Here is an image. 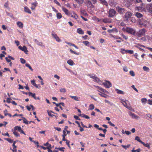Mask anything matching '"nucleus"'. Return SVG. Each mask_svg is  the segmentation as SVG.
I'll list each match as a JSON object with an SVG mask.
<instances>
[{
  "instance_id": "1",
  "label": "nucleus",
  "mask_w": 152,
  "mask_h": 152,
  "mask_svg": "<svg viewBox=\"0 0 152 152\" xmlns=\"http://www.w3.org/2000/svg\"><path fill=\"white\" fill-rule=\"evenodd\" d=\"M146 31L145 29L142 28L140 29L136 33V35L139 37H141L142 36L145 35Z\"/></svg>"
},
{
  "instance_id": "2",
  "label": "nucleus",
  "mask_w": 152,
  "mask_h": 152,
  "mask_svg": "<svg viewBox=\"0 0 152 152\" xmlns=\"http://www.w3.org/2000/svg\"><path fill=\"white\" fill-rule=\"evenodd\" d=\"M125 30L127 32L134 35H135V31L132 28L127 27L126 28Z\"/></svg>"
},
{
  "instance_id": "3",
  "label": "nucleus",
  "mask_w": 152,
  "mask_h": 152,
  "mask_svg": "<svg viewBox=\"0 0 152 152\" xmlns=\"http://www.w3.org/2000/svg\"><path fill=\"white\" fill-rule=\"evenodd\" d=\"M116 9L120 14H123L125 12V9L124 8L118 6L116 7Z\"/></svg>"
},
{
  "instance_id": "4",
  "label": "nucleus",
  "mask_w": 152,
  "mask_h": 152,
  "mask_svg": "<svg viewBox=\"0 0 152 152\" xmlns=\"http://www.w3.org/2000/svg\"><path fill=\"white\" fill-rule=\"evenodd\" d=\"M116 12L115 10L111 9L109 11V16L111 17H113L115 15Z\"/></svg>"
},
{
  "instance_id": "5",
  "label": "nucleus",
  "mask_w": 152,
  "mask_h": 152,
  "mask_svg": "<svg viewBox=\"0 0 152 152\" xmlns=\"http://www.w3.org/2000/svg\"><path fill=\"white\" fill-rule=\"evenodd\" d=\"M89 76L90 77L94 80V81L97 82L99 83H100L101 81L99 78L95 76L94 75H89Z\"/></svg>"
},
{
  "instance_id": "6",
  "label": "nucleus",
  "mask_w": 152,
  "mask_h": 152,
  "mask_svg": "<svg viewBox=\"0 0 152 152\" xmlns=\"http://www.w3.org/2000/svg\"><path fill=\"white\" fill-rule=\"evenodd\" d=\"M18 48L20 50L24 51L26 54H28V50L25 46H23V47L21 46H20L18 47Z\"/></svg>"
},
{
  "instance_id": "7",
  "label": "nucleus",
  "mask_w": 152,
  "mask_h": 152,
  "mask_svg": "<svg viewBox=\"0 0 152 152\" xmlns=\"http://www.w3.org/2000/svg\"><path fill=\"white\" fill-rule=\"evenodd\" d=\"M132 16V13L129 12H127L124 16V18L126 20H127L129 18Z\"/></svg>"
},
{
  "instance_id": "8",
  "label": "nucleus",
  "mask_w": 152,
  "mask_h": 152,
  "mask_svg": "<svg viewBox=\"0 0 152 152\" xmlns=\"http://www.w3.org/2000/svg\"><path fill=\"white\" fill-rule=\"evenodd\" d=\"M146 8L149 12L152 13V4H147L146 7Z\"/></svg>"
},
{
  "instance_id": "9",
  "label": "nucleus",
  "mask_w": 152,
  "mask_h": 152,
  "mask_svg": "<svg viewBox=\"0 0 152 152\" xmlns=\"http://www.w3.org/2000/svg\"><path fill=\"white\" fill-rule=\"evenodd\" d=\"M103 85L107 88H109L112 86L111 83L109 81H106L104 82Z\"/></svg>"
},
{
  "instance_id": "10",
  "label": "nucleus",
  "mask_w": 152,
  "mask_h": 152,
  "mask_svg": "<svg viewBox=\"0 0 152 152\" xmlns=\"http://www.w3.org/2000/svg\"><path fill=\"white\" fill-rule=\"evenodd\" d=\"M129 115L131 116L132 118H135L137 119H138L140 118V117L139 116L136 115L134 113H130Z\"/></svg>"
},
{
  "instance_id": "11",
  "label": "nucleus",
  "mask_w": 152,
  "mask_h": 152,
  "mask_svg": "<svg viewBox=\"0 0 152 152\" xmlns=\"http://www.w3.org/2000/svg\"><path fill=\"white\" fill-rule=\"evenodd\" d=\"M52 34L53 37L55 38L57 41L58 42H60L61 41L60 39H59L58 37L57 36L56 34H54L52 33Z\"/></svg>"
},
{
  "instance_id": "12",
  "label": "nucleus",
  "mask_w": 152,
  "mask_h": 152,
  "mask_svg": "<svg viewBox=\"0 0 152 152\" xmlns=\"http://www.w3.org/2000/svg\"><path fill=\"white\" fill-rule=\"evenodd\" d=\"M100 1V3L102 4L107 7H108V5L107 2L105 1V0H99Z\"/></svg>"
},
{
  "instance_id": "13",
  "label": "nucleus",
  "mask_w": 152,
  "mask_h": 152,
  "mask_svg": "<svg viewBox=\"0 0 152 152\" xmlns=\"http://www.w3.org/2000/svg\"><path fill=\"white\" fill-rule=\"evenodd\" d=\"M62 10L67 15H69L70 14V13H69V11L66 8L64 7H62Z\"/></svg>"
},
{
  "instance_id": "14",
  "label": "nucleus",
  "mask_w": 152,
  "mask_h": 152,
  "mask_svg": "<svg viewBox=\"0 0 152 152\" xmlns=\"http://www.w3.org/2000/svg\"><path fill=\"white\" fill-rule=\"evenodd\" d=\"M108 31L109 33H111L113 32H115L116 33H117L118 32V30H117V29H116V28H113L112 29H111V30L110 29V30H108Z\"/></svg>"
},
{
  "instance_id": "15",
  "label": "nucleus",
  "mask_w": 152,
  "mask_h": 152,
  "mask_svg": "<svg viewBox=\"0 0 152 152\" xmlns=\"http://www.w3.org/2000/svg\"><path fill=\"white\" fill-rule=\"evenodd\" d=\"M18 26L20 28H22L23 27V23L20 22H18L17 23Z\"/></svg>"
},
{
  "instance_id": "16",
  "label": "nucleus",
  "mask_w": 152,
  "mask_h": 152,
  "mask_svg": "<svg viewBox=\"0 0 152 152\" xmlns=\"http://www.w3.org/2000/svg\"><path fill=\"white\" fill-rule=\"evenodd\" d=\"M135 15L138 18H141L143 16V15L142 14L138 12H136Z\"/></svg>"
},
{
  "instance_id": "17",
  "label": "nucleus",
  "mask_w": 152,
  "mask_h": 152,
  "mask_svg": "<svg viewBox=\"0 0 152 152\" xmlns=\"http://www.w3.org/2000/svg\"><path fill=\"white\" fill-rule=\"evenodd\" d=\"M77 32L80 34H84V32L83 30L80 28H78L77 30Z\"/></svg>"
},
{
  "instance_id": "18",
  "label": "nucleus",
  "mask_w": 152,
  "mask_h": 152,
  "mask_svg": "<svg viewBox=\"0 0 152 152\" xmlns=\"http://www.w3.org/2000/svg\"><path fill=\"white\" fill-rule=\"evenodd\" d=\"M24 10L26 12L28 13L31 14V13L29 9L27 7H24Z\"/></svg>"
},
{
  "instance_id": "19",
  "label": "nucleus",
  "mask_w": 152,
  "mask_h": 152,
  "mask_svg": "<svg viewBox=\"0 0 152 152\" xmlns=\"http://www.w3.org/2000/svg\"><path fill=\"white\" fill-rule=\"evenodd\" d=\"M28 94L29 96H31L35 99H37L36 97L35 96V93L33 94L31 92H29Z\"/></svg>"
},
{
  "instance_id": "20",
  "label": "nucleus",
  "mask_w": 152,
  "mask_h": 152,
  "mask_svg": "<svg viewBox=\"0 0 152 152\" xmlns=\"http://www.w3.org/2000/svg\"><path fill=\"white\" fill-rule=\"evenodd\" d=\"M32 139L31 137H29V140H30L32 142H34V143H37V147L38 148L39 147V142H36L35 141L33 140Z\"/></svg>"
},
{
  "instance_id": "21",
  "label": "nucleus",
  "mask_w": 152,
  "mask_h": 152,
  "mask_svg": "<svg viewBox=\"0 0 152 152\" xmlns=\"http://www.w3.org/2000/svg\"><path fill=\"white\" fill-rule=\"evenodd\" d=\"M115 91L118 94H124V93L123 91L119 90L118 89H115Z\"/></svg>"
},
{
  "instance_id": "22",
  "label": "nucleus",
  "mask_w": 152,
  "mask_h": 152,
  "mask_svg": "<svg viewBox=\"0 0 152 152\" xmlns=\"http://www.w3.org/2000/svg\"><path fill=\"white\" fill-rule=\"evenodd\" d=\"M21 129V128L20 126H16L14 127L13 130L15 131L17 130L19 132Z\"/></svg>"
},
{
  "instance_id": "23",
  "label": "nucleus",
  "mask_w": 152,
  "mask_h": 152,
  "mask_svg": "<svg viewBox=\"0 0 152 152\" xmlns=\"http://www.w3.org/2000/svg\"><path fill=\"white\" fill-rule=\"evenodd\" d=\"M95 86L96 88H97L99 90H100V91H102V92H106L107 91L105 90L103 88H102L101 87H100L99 86Z\"/></svg>"
},
{
  "instance_id": "24",
  "label": "nucleus",
  "mask_w": 152,
  "mask_h": 152,
  "mask_svg": "<svg viewBox=\"0 0 152 152\" xmlns=\"http://www.w3.org/2000/svg\"><path fill=\"white\" fill-rule=\"evenodd\" d=\"M67 63L69 65L72 66L74 62L72 60L69 59L67 61Z\"/></svg>"
},
{
  "instance_id": "25",
  "label": "nucleus",
  "mask_w": 152,
  "mask_h": 152,
  "mask_svg": "<svg viewBox=\"0 0 152 152\" xmlns=\"http://www.w3.org/2000/svg\"><path fill=\"white\" fill-rule=\"evenodd\" d=\"M70 97L76 101H79V98L77 96H70Z\"/></svg>"
},
{
  "instance_id": "26",
  "label": "nucleus",
  "mask_w": 152,
  "mask_h": 152,
  "mask_svg": "<svg viewBox=\"0 0 152 152\" xmlns=\"http://www.w3.org/2000/svg\"><path fill=\"white\" fill-rule=\"evenodd\" d=\"M79 116H81L83 117L84 118H85L87 119H89L90 118L87 115H86L84 114H80L79 115Z\"/></svg>"
},
{
  "instance_id": "27",
  "label": "nucleus",
  "mask_w": 152,
  "mask_h": 152,
  "mask_svg": "<svg viewBox=\"0 0 152 152\" xmlns=\"http://www.w3.org/2000/svg\"><path fill=\"white\" fill-rule=\"evenodd\" d=\"M12 131L13 132V134L17 137H19V134L16 132L15 130H12Z\"/></svg>"
},
{
  "instance_id": "28",
  "label": "nucleus",
  "mask_w": 152,
  "mask_h": 152,
  "mask_svg": "<svg viewBox=\"0 0 152 152\" xmlns=\"http://www.w3.org/2000/svg\"><path fill=\"white\" fill-rule=\"evenodd\" d=\"M4 140L8 141L9 142L12 143L13 142V140L10 138H4Z\"/></svg>"
},
{
  "instance_id": "29",
  "label": "nucleus",
  "mask_w": 152,
  "mask_h": 152,
  "mask_svg": "<svg viewBox=\"0 0 152 152\" xmlns=\"http://www.w3.org/2000/svg\"><path fill=\"white\" fill-rule=\"evenodd\" d=\"M135 140L140 142L141 143L142 142V141L140 140V137L138 136H136L135 137Z\"/></svg>"
},
{
  "instance_id": "30",
  "label": "nucleus",
  "mask_w": 152,
  "mask_h": 152,
  "mask_svg": "<svg viewBox=\"0 0 152 152\" xmlns=\"http://www.w3.org/2000/svg\"><path fill=\"white\" fill-rule=\"evenodd\" d=\"M130 146V144L128 145H121V146L124 148L125 149H127V148H129Z\"/></svg>"
},
{
  "instance_id": "31",
  "label": "nucleus",
  "mask_w": 152,
  "mask_h": 152,
  "mask_svg": "<svg viewBox=\"0 0 152 152\" xmlns=\"http://www.w3.org/2000/svg\"><path fill=\"white\" fill-rule=\"evenodd\" d=\"M141 144H142L145 147H147L149 149L150 148V145L148 143L145 144L142 142Z\"/></svg>"
},
{
  "instance_id": "32",
  "label": "nucleus",
  "mask_w": 152,
  "mask_h": 152,
  "mask_svg": "<svg viewBox=\"0 0 152 152\" xmlns=\"http://www.w3.org/2000/svg\"><path fill=\"white\" fill-rule=\"evenodd\" d=\"M133 51L131 50H126V53H129L132 54L133 53Z\"/></svg>"
},
{
  "instance_id": "33",
  "label": "nucleus",
  "mask_w": 152,
  "mask_h": 152,
  "mask_svg": "<svg viewBox=\"0 0 152 152\" xmlns=\"http://www.w3.org/2000/svg\"><path fill=\"white\" fill-rule=\"evenodd\" d=\"M31 83L34 86H35L37 88H38V86L35 83V81L34 80H33L31 81Z\"/></svg>"
},
{
  "instance_id": "34",
  "label": "nucleus",
  "mask_w": 152,
  "mask_h": 152,
  "mask_svg": "<svg viewBox=\"0 0 152 152\" xmlns=\"http://www.w3.org/2000/svg\"><path fill=\"white\" fill-rule=\"evenodd\" d=\"M143 69L144 71L147 72H148L149 70V68L146 66H144Z\"/></svg>"
},
{
  "instance_id": "35",
  "label": "nucleus",
  "mask_w": 152,
  "mask_h": 152,
  "mask_svg": "<svg viewBox=\"0 0 152 152\" xmlns=\"http://www.w3.org/2000/svg\"><path fill=\"white\" fill-rule=\"evenodd\" d=\"M25 65L26 67H28L31 71H33V69L32 68L29 64H26Z\"/></svg>"
},
{
  "instance_id": "36",
  "label": "nucleus",
  "mask_w": 152,
  "mask_h": 152,
  "mask_svg": "<svg viewBox=\"0 0 152 152\" xmlns=\"http://www.w3.org/2000/svg\"><path fill=\"white\" fill-rule=\"evenodd\" d=\"M123 102H121V103H122L126 107L128 108V109H129V108L127 106V103L125 102V101H123Z\"/></svg>"
},
{
  "instance_id": "37",
  "label": "nucleus",
  "mask_w": 152,
  "mask_h": 152,
  "mask_svg": "<svg viewBox=\"0 0 152 152\" xmlns=\"http://www.w3.org/2000/svg\"><path fill=\"white\" fill-rule=\"evenodd\" d=\"M62 17V15L60 13H58L57 14V17L58 18L60 19Z\"/></svg>"
},
{
  "instance_id": "38",
  "label": "nucleus",
  "mask_w": 152,
  "mask_h": 152,
  "mask_svg": "<svg viewBox=\"0 0 152 152\" xmlns=\"http://www.w3.org/2000/svg\"><path fill=\"white\" fill-rule=\"evenodd\" d=\"M20 61L23 64H24L26 62V61L25 60H24L23 58H20Z\"/></svg>"
},
{
  "instance_id": "39",
  "label": "nucleus",
  "mask_w": 152,
  "mask_h": 152,
  "mask_svg": "<svg viewBox=\"0 0 152 152\" xmlns=\"http://www.w3.org/2000/svg\"><path fill=\"white\" fill-rule=\"evenodd\" d=\"M51 112H52L53 113H54L53 112H52L51 111H49V110H48V115L49 116H51L52 117H53V116H54V115H52V114H51Z\"/></svg>"
},
{
  "instance_id": "40",
  "label": "nucleus",
  "mask_w": 152,
  "mask_h": 152,
  "mask_svg": "<svg viewBox=\"0 0 152 152\" xmlns=\"http://www.w3.org/2000/svg\"><path fill=\"white\" fill-rule=\"evenodd\" d=\"M109 20L107 18H104V19H103V22H104V23H107L109 22Z\"/></svg>"
},
{
  "instance_id": "41",
  "label": "nucleus",
  "mask_w": 152,
  "mask_h": 152,
  "mask_svg": "<svg viewBox=\"0 0 152 152\" xmlns=\"http://www.w3.org/2000/svg\"><path fill=\"white\" fill-rule=\"evenodd\" d=\"M8 3L9 2L8 1H7L6 3H5L4 5V7L7 8H9L8 7Z\"/></svg>"
},
{
  "instance_id": "42",
  "label": "nucleus",
  "mask_w": 152,
  "mask_h": 152,
  "mask_svg": "<svg viewBox=\"0 0 152 152\" xmlns=\"http://www.w3.org/2000/svg\"><path fill=\"white\" fill-rule=\"evenodd\" d=\"M130 75L134 77L135 76V74L133 71L131 70L129 72Z\"/></svg>"
},
{
  "instance_id": "43",
  "label": "nucleus",
  "mask_w": 152,
  "mask_h": 152,
  "mask_svg": "<svg viewBox=\"0 0 152 152\" xmlns=\"http://www.w3.org/2000/svg\"><path fill=\"white\" fill-rule=\"evenodd\" d=\"M90 108L89 109L90 110H92L94 108V106L93 104H91L89 106Z\"/></svg>"
},
{
  "instance_id": "44",
  "label": "nucleus",
  "mask_w": 152,
  "mask_h": 152,
  "mask_svg": "<svg viewBox=\"0 0 152 152\" xmlns=\"http://www.w3.org/2000/svg\"><path fill=\"white\" fill-rule=\"evenodd\" d=\"M70 52L72 53H74L75 54H76V55H78L79 54V53H76V52L75 51H73L72 49H70Z\"/></svg>"
},
{
  "instance_id": "45",
  "label": "nucleus",
  "mask_w": 152,
  "mask_h": 152,
  "mask_svg": "<svg viewBox=\"0 0 152 152\" xmlns=\"http://www.w3.org/2000/svg\"><path fill=\"white\" fill-rule=\"evenodd\" d=\"M83 43L86 46L88 45L89 44V42L88 41H83Z\"/></svg>"
},
{
  "instance_id": "46",
  "label": "nucleus",
  "mask_w": 152,
  "mask_h": 152,
  "mask_svg": "<svg viewBox=\"0 0 152 152\" xmlns=\"http://www.w3.org/2000/svg\"><path fill=\"white\" fill-rule=\"evenodd\" d=\"M80 12L81 14L86 15V12L84 10H82L80 11Z\"/></svg>"
},
{
  "instance_id": "47",
  "label": "nucleus",
  "mask_w": 152,
  "mask_h": 152,
  "mask_svg": "<svg viewBox=\"0 0 152 152\" xmlns=\"http://www.w3.org/2000/svg\"><path fill=\"white\" fill-rule=\"evenodd\" d=\"M60 91L61 92H66V89L64 88H62L61 89H60Z\"/></svg>"
},
{
  "instance_id": "48",
  "label": "nucleus",
  "mask_w": 152,
  "mask_h": 152,
  "mask_svg": "<svg viewBox=\"0 0 152 152\" xmlns=\"http://www.w3.org/2000/svg\"><path fill=\"white\" fill-rule=\"evenodd\" d=\"M121 35L123 38L125 39H128V37L124 35L123 34H121Z\"/></svg>"
},
{
  "instance_id": "49",
  "label": "nucleus",
  "mask_w": 152,
  "mask_h": 152,
  "mask_svg": "<svg viewBox=\"0 0 152 152\" xmlns=\"http://www.w3.org/2000/svg\"><path fill=\"white\" fill-rule=\"evenodd\" d=\"M147 101V99L146 98H143L141 99L142 102L143 103L144 102H145Z\"/></svg>"
},
{
  "instance_id": "50",
  "label": "nucleus",
  "mask_w": 152,
  "mask_h": 152,
  "mask_svg": "<svg viewBox=\"0 0 152 152\" xmlns=\"http://www.w3.org/2000/svg\"><path fill=\"white\" fill-rule=\"evenodd\" d=\"M34 40L35 42L37 44L39 45H40V43H41V44L42 43L41 42H40L37 39H34Z\"/></svg>"
},
{
  "instance_id": "51",
  "label": "nucleus",
  "mask_w": 152,
  "mask_h": 152,
  "mask_svg": "<svg viewBox=\"0 0 152 152\" xmlns=\"http://www.w3.org/2000/svg\"><path fill=\"white\" fill-rule=\"evenodd\" d=\"M58 150H59L60 151H64V149H65V148L63 147H61V148H58Z\"/></svg>"
},
{
  "instance_id": "52",
  "label": "nucleus",
  "mask_w": 152,
  "mask_h": 152,
  "mask_svg": "<svg viewBox=\"0 0 152 152\" xmlns=\"http://www.w3.org/2000/svg\"><path fill=\"white\" fill-rule=\"evenodd\" d=\"M54 1L55 3L57 4L58 5L60 6H61V5L56 0H54Z\"/></svg>"
},
{
  "instance_id": "53",
  "label": "nucleus",
  "mask_w": 152,
  "mask_h": 152,
  "mask_svg": "<svg viewBox=\"0 0 152 152\" xmlns=\"http://www.w3.org/2000/svg\"><path fill=\"white\" fill-rule=\"evenodd\" d=\"M126 50L123 48L121 49V51L123 54H124L125 53H126Z\"/></svg>"
},
{
  "instance_id": "54",
  "label": "nucleus",
  "mask_w": 152,
  "mask_h": 152,
  "mask_svg": "<svg viewBox=\"0 0 152 152\" xmlns=\"http://www.w3.org/2000/svg\"><path fill=\"white\" fill-rule=\"evenodd\" d=\"M132 87L136 91L138 92V91L137 89L135 87L134 85H133L132 86Z\"/></svg>"
},
{
  "instance_id": "55",
  "label": "nucleus",
  "mask_w": 152,
  "mask_h": 152,
  "mask_svg": "<svg viewBox=\"0 0 152 152\" xmlns=\"http://www.w3.org/2000/svg\"><path fill=\"white\" fill-rule=\"evenodd\" d=\"M84 1V0H78L77 2L79 4H82Z\"/></svg>"
},
{
  "instance_id": "56",
  "label": "nucleus",
  "mask_w": 152,
  "mask_h": 152,
  "mask_svg": "<svg viewBox=\"0 0 152 152\" xmlns=\"http://www.w3.org/2000/svg\"><path fill=\"white\" fill-rule=\"evenodd\" d=\"M6 13L8 16H10L11 17H13V15L12 14L8 13L7 12H6Z\"/></svg>"
},
{
  "instance_id": "57",
  "label": "nucleus",
  "mask_w": 152,
  "mask_h": 152,
  "mask_svg": "<svg viewBox=\"0 0 152 152\" xmlns=\"http://www.w3.org/2000/svg\"><path fill=\"white\" fill-rule=\"evenodd\" d=\"M133 1H135V2L137 3H140L142 2V0H133Z\"/></svg>"
},
{
  "instance_id": "58",
  "label": "nucleus",
  "mask_w": 152,
  "mask_h": 152,
  "mask_svg": "<svg viewBox=\"0 0 152 152\" xmlns=\"http://www.w3.org/2000/svg\"><path fill=\"white\" fill-rule=\"evenodd\" d=\"M11 100L10 98H7L6 101L8 103H10L11 102H10Z\"/></svg>"
},
{
  "instance_id": "59",
  "label": "nucleus",
  "mask_w": 152,
  "mask_h": 152,
  "mask_svg": "<svg viewBox=\"0 0 152 152\" xmlns=\"http://www.w3.org/2000/svg\"><path fill=\"white\" fill-rule=\"evenodd\" d=\"M54 128L55 129L57 130V131H60L61 130V129L60 128L56 127H54Z\"/></svg>"
},
{
  "instance_id": "60",
  "label": "nucleus",
  "mask_w": 152,
  "mask_h": 152,
  "mask_svg": "<svg viewBox=\"0 0 152 152\" xmlns=\"http://www.w3.org/2000/svg\"><path fill=\"white\" fill-rule=\"evenodd\" d=\"M123 70L125 72H127L128 71V69L126 66H124L123 67Z\"/></svg>"
},
{
  "instance_id": "61",
  "label": "nucleus",
  "mask_w": 152,
  "mask_h": 152,
  "mask_svg": "<svg viewBox=\"0 0 152 152\" xmlns=\"http://www.w3.org/2000/svg\"><path fill=\"white\" fill-rule=\"evenodd\" d=\"M125 133H126L127 135H129L131 134V133L130 132L127 131H125Z\"/></svg>"
},
{
  "instance_id": "62",
  "label": "nucleus",
  "mask_w": 152,
  "mask_h": 152,
  "mask_svg": "<svg viewBox=\"0 0 152 152\" xmlns=\"http://www.w3.org/2000/svg\"><path fill=\"white\" fill-rule=\"evenodd\" d=\"M108 123L111 126H115V125L113 124L110 121H108Z\"/></svg>"
},
{
  "instance_id": "63",
  "label": "nucleus",
  "mask_w": 152,
  "mask_h": 152,
  "mask_svg": "<svg viewBox=\"0 0 152 152\" xmlns=\"http://www.w3.org/2000/svg\"><path fill=\"white\" fill-rule=\"evenodd\" d=\"M7 110H5L4 111V114L5 116H7L8 113H7Z\"/></svg>"
},
{
  "instance_id": "64",
  "label": "nucleus",
  "mask_w": 152,
  "mask_h": 152,
  "mask_svg": "<svg viewBox=\"0 0 152 152\" xmlns=\"http://www.w3.org/2000/svg\"><path fill=\"white\" fill-rule=\"evenodd\" d=\"M148 104L150 105H152V100H150L149 99L148 100Z\"/></svg>"
}]
</instances>
